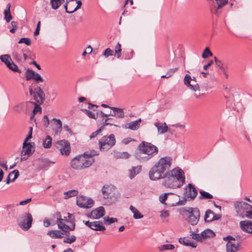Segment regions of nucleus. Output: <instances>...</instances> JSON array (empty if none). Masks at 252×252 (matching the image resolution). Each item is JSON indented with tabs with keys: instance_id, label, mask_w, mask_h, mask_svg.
Here are the masks:
<instances>
[{
	"instance_id": "obj_51",
	"label": "nucleus",
	"mask_w": 252,
	"mask_h": 252,
	"mask_svg": "<svg viewBox=\"0 0 252 252\" xmlns=\"http://www.w3.org/2000/svg\"><path fill=\"white\" fill-rule=\"evenodd\" d=\"M41 107L39 105H38L37 104H35L34 108L32 111L33 115L31 116V119H33L34 118V115L38 112H41Z\"/></svg>"
},
{
	"instance_id": "obj_32",
	"label": "nucleus",
	"mask_w": 252,
	"mask_h": 252,
	"mask_svg": "<svg viewBox=\"0 0 252 252\" xmlns=\"http://www.w3.org/2000/svg\"><path fill=\"white\" fill-rule=\"evenodd\" d=\"M214 213L210 209L206 211L204 220L205 222H211L214 220Z\"/></svg>"
},
{
	"instance_id": "obj_23",
	"label": "nucleus",
	"mask_w": 252,
	"mask_h": 252,
	"mask_svg": "<svg viewBox=\"0 0 252 252\" xmlns=\"http://www.w3.org/2000/svg\"><path fill=\"white\" fill-rule=\"evenodd\" d=\"M112 120V118L106 119L105 120V122L103 123V126L99 129H97V130H96L95 131L93 132L90 136V138L92 139L93 138H94V137H96L99 133H100L102 131V130L103 129L104 126H107V125H111V126H115L121 127V126L119 125L115 124L110 123L109 121Z\"/></svg>"
},
{
	"instance_id": "obj_39",
	"label": "nucleus",
	"mask_w": 252,
	"mask_h": 252,
	"mask_svg": "<svg viewBox=\"0 0 252 252\" xmlns=\"http://www.w3.org/2000/svg\"><path fill=\"white\" fill-rule=\"evenodd\" d=\"M175 248V247L172 244H166L160 246L158 249L160 251H164L167 250H171Z\"/></svg>"
},
{
	"instance_id": "obj_40",
	"label": "nucleus",
	"mask_w": 252,
	"mask_h": 252,
	"mask_svg": "<svg viewBox=\"0 0 252 252\" xmlns=\"http://www.w3.org/2000/svg\"><path fill=\"white\" fill-rule=\"evenodd\" d=\"M214 235L215 234H214V232L212 230H211L209 229H207L201 233V235L202 236V238L203 239L207 238L208 237H210Z\"/></svg>"
},
{
	"instance_id": "obj_53",
	"label": "nucleus",
	"mask_w": 252,
	"mask_h": 252,
	"mask_svg": "<svg viewBox=\"0 0 252 252\" xmlns=\"http://www.w3.org/2000/svg\"><path fill=\"white\" fill-rule=\"evenodd\" d=\"M190 236H191V239L196 240L197 241H202V236L200 234H197L194 232L192 233L191 234H190Z\"/></svg>"
},
{
	"instance_id": "obj_25",
	"label": "nucleus",
	"mask_w": 252,
	"mask_h": 252,
	"mask_svg": "<svg viewBox=\"0 0 252 252\" xmlns=\"http://www.w3.org/2000/svg\"><path fill=\"white\" fill-rule=\"evenodd\" d=\"M179 241L180 244L186 246H190L192 248H196L197 246L196 244L194 243L191 238L189 237L181 238Z\"/></svg>"
},
{
	"instance_id": "obj_7",
	"label": "nucleus",
	"mask_w": 252,
	"mask_h": 252,
	"mask_svg": "<svg viewBox=\"0 0 252 252\" xmlns=\"http://www.w3.org/2000/svg\"><path fill=\"white\" fill-rule=\"evenodd\" d=\"M35 151L33 143L24 141L23 144L22 150L21 153V161L26 160L31 156Z\"/></svg>"
},
{
	"instance_id": "obj_13",
	"label": "nucleus",
	"mask_w": 252,
	"mask_h": 252,
	"mask_svg": "<svg viewBox=\"0 0 252 252\" xmlns=\"http://www.w3.org/2000/svg\"><path fill=\"white\" fill-rule=\"evenodd\" d=\"M189 214V217L187 219L188 221L191 225L196 224L199 220L200 218V211L197 208H191L188 211Z\"/></svg>"
},
{
	"instance_id": "obj_9",
	"label": "nucleus",
	"mask_w": 252,
	"mask_h": 252,
	"mask_svg": "<svg viewBox=\"0 0 252 252\" xmlns=\"http://www.w3.org/2000/svg\"><path fill=\"white\" fill-rule=\"evenodd\" d=\"M238 216L242 218H245V215L249 210L252 209V206L243 201L237 202L234 205Z\"/></svg>"
},
{
	"instance_id": "obj_64",
	"label": "nucleus",
	"mask_w": 252,
	"mask_h": 252,
	"mask_svg": "<svg viewBox=\"0 0 252 252\" xmlns=\"http://www.w3.org/2000/svg\"><path fill=\"white\" fill-rule=\"evenodd\" d=\"M245 217L248 219H252V210H249L245 215Z\"/></svg>"
},
{
	"instance_id": "obj_3",
	"label": "nucleus",
	"mask_w": 252,
	"mask_h": 252,
	"mask_svg": "<svg viewBox=\"0 0 252 252\" xmlns=\"http://www.w3.org/2000/svg\"><path fill=\"white\" fill-rule=\"evenodd\" d=\"M97 155L95 152H86L83 155L75 157L71 162V167L75 169L80 170L91 166L94 160L93 157Z\"/></svg>"
},
{
	"instance_id": "obj_8",
	"label": "nucleus",
	"mask_w": 252,
	"mask_h": 252,
	"mask_svg": "<svg viewBox=\"0 0 252 252\" xmlns=\"http://www.w3.org/2000/svg\"><path fill=\"white\" fill-rule=\"evenodd\" d=\"M33 219L29 213H24L19 218L18 225L24 230H28L31 227Z\"/></svg>"
},
{
	"instance_id": "obj_33",
	"label": "nucleus",
	"mask_w": 252,
	"mask_h": 252,
	"mask_svg": "<svg viewBox=\"0 0 252 252\" xmlns=\"http://www.w3.org/2000/svg\"><path fill=\"white\" fill-rule=\"evenodd\" d=\"M129 209L133 214V218L135 219H140L143 218L144 216L134 206H130Z\"/></svg>"
},
{
	"instance_id": "obj_30",
	"label": "nucleus",
	"mask_w": 252,
	"mask_h": 252,
	"mask_svg": "<svg viewBox=\"0 0 252 252\" xmlns=\"http://www.w3.org/2000/svg\"><path fill=\"white\" fill-rule=\"evenodd\" d=\"M19 175V172L17 170H14L10 172L5 180L6 184H9L10 181H14Z\"/></svg>"
},
{
	"instance_id": "obj_24",
	"label": "nucleus",
	"mask_w": 252,
	"mask_h": 252,
	"mask_svg": "<svg viewBox=\"0 0 252 252\" xmlns=\"http://www.w3.org/2000/svg\"><path fill=\"white\" fill-rule=\"evenodd\" d=\"M53 121L54 124L53 126V130L55 132V134L57 135L59 134L62 130V123L60 120L53 119Z\"/></svg>"
},
{
	"instance_id": "obj_44",
	"label": "nucleus",
	"mask_w": 252,
	"mask_h": 252,
	"mask_svg": "<svg viewBox=\"0 0 252 252\" xmlns=\"http://www.w3.org/2000/svg\"><path fill=\"white\" fill-rule=\"evenodd\" d=\"M223 240L227 242H232L233 241L235 242L236 241H239L241 240V237L240 236L237 235L235 238L233 237L230 235H228L225 237L223 238Z\"/></svg>"
},
{
	"instance_id": "obj_52",
	"label": "nucleus",
	"mask_w": 252,
	"mask_h": 252,
	"mask_svg": "<svg viewBox=\"0 0 252 252\" xmlns=\"http://www.w3.org/2000/svg\"><path fill=\"white\" fill-rule=\"evenodd\" d=\"M25 43L27 45L30 46L31 44V40L29 38H21L18 41V43Z\"/></svg>"
},
{
	"instance_id": "obj_16",
	"label": "nucleus",
	"mask_w": 252,
	"mask_h": 252,
	"mask_svg": "<svg viewBox=\"0 0 252 252\" xmlns=\"http://www.w3.org/2000/svg\"><path fill=\"white\" fill-rule=\"evenodd\" d=\"M26 78L27 81L33 80L37 82H43V79L40 75L31 69H27L25 73Z\"/></svg>"
},
{
	"instance_id": "obj_18",
	"label": "nucleus",
	"mask_w": 252,
	"mask_h": 252,
	"mask_svg": "<svg viewBox=\"0 0 252 252\" xmlns=\"http://www.w3.org/2000/svg\"><path fill=\"white\" fill-rule=\"evenodd\" d=\"M58 148L62 155H68L70 153V145L68 141L61 140L57 142Z\"/></svg>"
},
{
	"instance_id": "obj_1",
	"label": "nucleus",
	"mask_w": 252,
	"mask_h": 252,
	"mask_svg": "<svg viewBox=\"0 0 252 252\" xmlns=\"http://www.w3.org/2000/svg\"><path fill=\"white\" fill-rule=\"evenodd\" d=\"M172 161L170 157L160 158L149 171L150 179L156 181L164 178L162 185L165 187L170 189L181 188L185 183L184 172L179 167L167 171L171 167Z\"/></svg>"
},
{
	"instance_id": "obj_38",
	"label": "nucleus",
	"mask_w": 252,
	"mask_h": 252,
	"mask_svg": "<svg viewBox=\"0 0 252 252\" xmlns=\"http://www.w3.org/2000/svg\"><path fill=\"white\" fill-rule=\"evenodd\" d=\"M78 193L77 190H70L64 192V198L68 199L70 197L76 196Z\"/></svg>"
},
{
	"instance_id": "obj_22",
	"label": "nucleus",
	"mask_w": 252,
	"mask_h": 252,
	"mask_svg": "<svg viewBox=\"0 0 252 252\" xmlns=\"http://www.w3.org/2000/svg\"><path fill=\"white\" fill-rule=\"evenodd\" d=\"M240 227L243 231L248 233H252V221H241L240 222Z\"/></svg>"
},
{
	"instance_id": "obj_6",
	"label": "nucleus",
	"mask_w": 252,
	"mask_h": 252,
	"mask_svg": "<svg viewBox=\"0 0 252 252\" xmlns=\"http://www.w3.org/2000/svg\"><path fill=\"white\" fill-rule=\"evenodd\" d=\"M116 143L113 134L103 136L99 141V149L102 151H106L111 149Z\"/></svg>"
},
{
	"instance_id": "obj_12",
	"label": "nucleus",
	"mask_w": 252,
	"mask_h": 252,
	"mask_svg": "<svg viewBox=\"0 0 252 252\" xmlns=\"http://www.w3.org/2000/svg\"><path fill=\"white\" fill-rule=\"evenodd\" d=\"M82 5V2L77 0H67L64 7L68 13H72L79 9Z\"/></svg>"
},
{
	"instance_id": "obj_45",
	"label": "nucleus",
	"mask_w": 252,
	"mask_h": 252,
	"mask_svg": "<svg viewBox=\"0 0 252 252\" xmlns=\"http://www.w3.org/2000/svg\"><path fill=\"white\" fill-rule=\"evenodd\" d=\"M84 111L86 112L87 115L90 118L95 119L97 118V115L96 114V115L94 113L90 110L85 109L84 110ZM98 117H103L104 116H102V115L100 114L98 116Z\"/></svg>"
},
{
	"instance_id": "obj_37",
	"label": "nucleus",
	"mask_w": 252,
	"mask_h": 252,
	"mask_svg": "<svg viewBox=\"0 0 252 252\" xmlns=\"http://www.w3.org/2000/svg\"><path fill=\"white\" fill-rule=\"evenodd\" d=\"M64 0H50L52 8L54 9H57L61 5Z\"/></svg>"
},
{
	"instance_id": "obj_31",
	"label": "nucleus",
	"mask_w": 252,
	"mask_h": 252,
	"mask_svg": "<svg viewBox=\"0 0 252 252\" xmlns=\"http://www.w3.org/2000/svg\"><path fill=\"white\" fill-rule=\"evenodd\" d=\"M188 187L189 188V193L187 196L191 199L195 198L197 195V191L194 186L191 184H189Z\"/></svg>"
},
{
	"instance_id": "obj_61",
	"label": "nucleus",
	"mask_w": 252,
	"mask_h": 252,
	"mask_svg": "<svg viewBox=\"0 0 252 252\" xmlns=\"http://www.w3.org/2000/svg\"><path fill=\"white\" fill-rule=\"evenodd\" d=\"M40 26V22L39 21L37 24L36 28L34 32V35L35 36L38 35L39 33Z\"/></svg>"
},
{
	"instance_id": "obj_21",
	"label": "nucleus",
	"mask_w": 252,
	"mask_h": 252,
	"mask_svg": "<svg viewBox=\"0 0 252 252\" xmlns=\"http://www.w3.org/2000/svg\"><path fill=\"white\" fill-rule=\"evenodd\" d=\"M170 194H172V193H165L161 194L159 197V201L161 203L165 204V205H168L169 206H175L177 205H182L185 203L186 200L179 201L178 202H176L175 203H166L165 202L167 198V196H168V195H169Z\"/></svg>"
},
{
	"instance_id": "obj_35",
	"label": "nucleus",
	"mask_w": 252,
	"mask_h": 252,
	"mask_svg": "<svg viewBox=\"0 0 252 252\" xmlns=\"http://www.w3.org/2000/svg\"><path fill=\"white\" fill-rule=\"evenodd\" d=\"M52 138L49 136L47 135L45 138L43 140V146L45 149H49L52 146Z\"/></svg>"
},
{
	"instance_id": "obj_17",
	"label": "nucleus",
	"mask_w": 252,
	"mask_h": 252,
	"mask_svg": "<svg viewBox=\"0 0 252 252\" xmlns=\"http://www.w3.org/2000/svg\"><path fill=\"white\" fill-rule=\"evenodd\" d=\"M85 224L88 227L95 231H102L105 230V227L103 226L102 222L100 221H94L90 222L86 221Z\"/></svg>"
},
{
	"instance_id": "obj_60",
	"label": "nucleus",
	"mask_w": 252,
	"mask_h": 252,
	"mask_svg": "<svg viewBox=\"0 0 252 252\" xmlns=\"http://www.w3.org/2000/svg\"><path fill=\"white\" fill-rule=\"evenodd\" d=\"M49 120L47 116L45 115L43 118V125L45 127H47L49 126Z\"/></svg>"
},
{
	"instance_id": "obj_46",
	"label": "nucleus",
	"mask_w": 252,
	"mask_h": 252,
	"mask_svg": "<svg viewBox=\"0 0 252 252\" xmlns=\"http://www.w3.org/2000/svg\"><path fill=\"white\" fill-rule=\"evenodd\" d=\"M121 44L119 43H118L115 48L114 56H116L117 58H119L121 56Z\"/></svg>"
},
{
	"instance_id": "obj_29",
	"label": "nucleus",
	"mask_w": 252,
	"mask_h": 252,
	"mask_svg": "<svg viewBox=\"0 0 252 252\" xmlns=\"http://www.w3.org/2000/svg\"><path fill=\"white\" fill-rule=\"evenodd\" d=\"M47 235L53 239H59L63 237V233L58 230L49 231L47 233Z\"/></svg>"
},
{
	"instance_id": "obj_26",
	"label": "nucleus",
	"mask_w": 252,
	"mask_h": 252,
	"mask_svg": "<svg viewBox=\"0 0 252 252\" xmlns=\"http://www.w3.org/2000/svg\"><path fill=\"white\" fill-rule=\"evenodd\" d=\"M141 122L142 120L141 118L136 121L130 122L127 124L128 126H127V128L132 130H136L140 127Z\"/></svg>"
},
{
	"instance_id": "obj_20",
	"label": "nucleus",
	"mask_w": 252,
	"mask_h": 252,
	"mask_svg": "<svg viewBox=\"0 0 252 252\" xmlns=\"http://www.w3.org/2000/svg\"><path fill=\"white\" fill-rule=\"evenodd\" d=\"M241 246V240L236 242H227L226 245V252H237Z\"/></svg>"
},
{
	"instance_id": "obj_19",
	"label": "nucleus",
	"mask_w": 252,
	"mask_h": 252,
	"mask_svg": "<svg viewBox=\"0 0 252 252\" xmlns=\"http://www.w3.org/2000/svg\"><path fill=\"white\" fill-rule=\"evenodd\" d=\"M105 215V210L103 207L100 206L94 209L88 216L94 219H98Z\"/></svg>"
},
{
	"instance_id": "obj_42",
	"label": "nucleus",
	"mask_w": 252,
	"mask_h": 252,
	"mask_svg": "<svg viewBox=\"0 0 252 252\" xmlns=\"http://www.w3.org/2000/svg\"><path fill=\"white\" fill-rule=\"evenodd\" d=\"M7 66L11 70L15 71V72H18L19 73H21V71L18 69V66L13 63V62L12 61L9 64H7Z\"/></svg>"
},
{
	"instance_id": "obj_5",
	"label": "nucleus",
	"mask_w": 252,
	"mask_h": 252,
	"mask_svg": "<svg viewBox=\"0 0 252 252\" xmlns=\"http://www.w3.org/2000/svg\"><path fill=\"white\" fill-rule=\"evenodd\" d=\"M100 200L104 205H111L116 202L117 195L116 188L112 185H105L101 189Z\"/></svg>"
},
{
	"instance_id": "obj_49",
	"label": "nucleus",
	"mask_w": 252,
	"mask_h": 252,
	"mask_svg": "<svg viewBox=\"0 0 252 252\" xmlns=\"http://www.w3.org/2000/svg\"><path fill=\"white\" fill-rule=\"evenodd\" d=\"M213 55L212 53L210 51L208 47H206L202 55V57L204 59L207 58L208 57L212 56Z\"/></svg>"
},
{
	"instance_id": "obj_50",
	"label": "nucleus",
	"mask_w": 252,
	"mask_h": 252,
	"mask_svg": "<svg viewBox=\"0 0 252 252\" xmlns=\"http://www.w3.org/2000/svg\"><path fill=\"white\" fill-rule=\"evenodd\" d=\"M228 65L226 63L222 66H221V67L220 68V69L221 70V72L224 74L226 78H228L229 76L228 74L227 73V70L228 69Z\"/></svg>"
},
{
	"instance_id": "obj_62",
	"label": "nucleus",
	"mask_w": 252,
	"mask_h": 252,
	"mask_svg": "<svg viewBox=\"0 0 252 252\" xmlns=\"http://www.w3.org/2000/svg\"><path fill=\"white\" fill-rule=\"evenodd\" d=\"M32 127H30L28 136L26 138L24 141L28 142V140L32 137Z\"/></svg>"
},
{
	"instance_id": "obj_10",
	"label": "nucleus",
	"mask_w": 252,
	"mask_h": 252,
	"mask_svg": "<svg viewBox=\"0 0 252 252\" xmlns=\"http://www.w3.org/2000/svg\"><path fill=\"white\" fill-rule=\"evenodd\" d=\"M76 204L80 208L89 209L94 206V201L91 198L80 195L76 198Z\"/></svg>"
},
{
	"instance_id": "obj_28",
	"label": "nucleus",
	"mask_w": 252,
	"mask_h": 252,
	"mask_svg": "<svg viewBox=\"0 0 252 252\" xmlns=\"http://www.w3.org/2000/svg\"><path fill=\"white\" fill-rule=\"evenodd\" d=\"M142 170L141 165L133 166L131 169H129V177L132 179L136 175L138 174Z\"/></svg>"
},
{
	"instance_id": "obj_4",
	"label": "nucleus",
	"mask_w": 252,
	"mask_h": 252,
	"mask_svg": "<svg viewBox=\"0 0 252 252\" xmlns=\"http://www.w3.org/2000/svg\"><path fill=\"white\" fill-rule=\"evenodd\" d=\"M54 217L57 220L58 228L61 230L68 232L74 229V218L71 214H67L68 219L66 217L63 219L60 213L57 212L54 214Z\"/></svg>"
},
{
	"instance_id": "obj_63",
	"label": "nucleus",
	"mask_w": 252,
	"mask_h": 252,
	"mask_svg": "<svg viewBox=\"0 0 252 252\" xmlns=\"http://www.w3.org/2000/svg\"><path fill=\"white\" fill-rule=\"evenodd\" d=\"M32 201L31 198H28L25 200L21 201L19 202V204L22 206L25 205L26 204L29 203Z\"/></svg>"
},
{
	"instance_id": "obj_59",
	"label": "nucleus",
	"mask_w": 252,
	"mask_h": 252,
	"mask_svg": "<svg viewBox=\"0 0 252 252\" xmlns=\"http://www.w3.org/2000/svg\"><path fill=\"white\" fill-rule=\"evenodd\" d=\"M178 70V67L174 68H171L167 72V75H168V76H170L171 77Z\"/></svg>"
},
{
	"instance_id": "obj_58",
	"label": "nucleus",
	"mask_w": 252,
	"mask_h": 252,
	"mask_svg": "<svg viewBox=\"0 0 252 252\" xmlns=\"http://www.w3.org/2000/svg\"><path fill=\"white\" fill-rule=\"evenodd\" d=\"M93 49L90 45L88 46L86 50L82 53V56H85L87 54H91Z\"/></svg>"
},
{
	"instance_id": "obj_11",
	"label": "nucleus",
	"mask_w": 252,
	"mask_h": 252,
	"mask_svg": "<svg viewBox=\"0 0 252 252\" xmlns=\"http://www.w3.org/2000/svg\"><path fill=\"white\" fill-rule=\"evenodd\" d=\"M110 111L107 112V113L104 114L103 112H97V117L99 115H102V116L108 117L109 116L115 117L117 118L121 119L125 118V112L124 109L117 108V107H110Z\"/></svg>"
},
{
	"instance_id": "obj_2",
	"label": "nucleus",
	"mask_w": 252,
	"mask_h": 252,
	"mask_svg": "<svg viewBox=\"0 0 252 252\" xmlns=\"http://www.w3.org/2000/svg\"><path fill=\"white\" fill-rule=\"evenodd\" d=\"M139 151L135 155V158L140 162H147L158 153V148L151 143L142 141L138 146Z\"/></svg>"
},
{
	"instance_id": "obj_36",
	"label": "nucleus",
	"mask_w": 252,
	"mask_h": 252,
	"mask_svg": "<svg viewBox=\"0 0 252 252\" xmlns=\"http://www.w3.org/2000/svg\"><path fill=\"white\" fill-rule=\"evenodd\" d=\"M199 193L200 194V196L199 197V199H210L213 198L211 194L203 190H201Z\"/></svg>"
},
{
	"instance_id": "obj_34",
	"label": "nucleus",
	"mask_w": 252,
	"mask_h": 252,
	"mask_svg": "<svg viewBox=\"0 0 252 252\" xmlns=\"http://www.w3.org/2000/svg\"><path fill=\"white\" fill-rule=\"evenodd\" d=\"M11 5L10 3H8L7 5V8L4 11V19L7 23L9 22L12 19V17L10 14V9Z\"/></svg>"
},
{
	"instance_id": "obj_55",
	"label": "nucleus",
	"mask_w": 252,
	"mask_h": 252,
	"mask_svg": "<svg viewBox=\"0 0 252 252\" xmlns=\"http://www.w3.org/2000/svg\"><path fill=\"white\" fill-rule=\"evenodd\" d=\"M40 162L43 165V167L49 166L51 164L54 163L48 160L47 159H41L40 160Z\"/></svg>"
},
{
	"instance_id": "obj_27",
	"label": "nucleus",
	"mask_w": 252,
	"mask_h": 252,
	"mask_svg": "<svg viewBox=\"0 0 252 252\" xmlns=\"http://www.w3.org/2000/svg\"><path fill=\"white\" fill-rule=\"evenodd\" d=\"M154 126L157 128L158 132L160 134H163L168 130V126L166 123H160L159 122H155Z\"/></svg>"
},
{
	"instance_id": "obj_43",
	"label": "nucleus",
	"mask_w": 252,
	"mask_h": 252,
	"mask_svg": "<svg viewBox=\"0 0 252 252\" xmlns=\"http://www.w3.org/2000/svg\"><path fill=\"white\" fill-rule=\"evenodd\" d=\"M104 222L105 224L109 225L118 221L117 219L114 218H110L106 217L103 218Z\"/></svg>"
},
{
	"instance_id": "obj_57",
	"label": "nucleus",
	"mask_w": 252,
	"mask_h": 252,
	"mask_svg": "<svg viewBox=\"0 0 252 252\" xmlns=\"http://www.w3.org/2000/svg\"><path fill=\"white\" fill-rule=\"evenodd\" d=\"M215 61L216 63V64L217 67H218L220 69L226 63H223L221 61L219 60L217 58L215 57Z\"/></svg>"
},
{
	"instance_id": "obj_54",
	"label": "nucleus",
	"mask_w": 252,
	"mask_h": 252,
	"mask_svg": "<svg viewBox=\"0 0 252 252\" xmlns=\"http://www.w3.org/2000/svg\"><path fill=\"white\" fill-rule=\"evenodd\" d=\"M103 55L105 58H108L110 56H114L113 54V51L110 48H107L104 52Z\"/></svg>"
},
{
	"instance_id": "obj_48",
	"label": "nucleus",
	"mask_w": 252,
	"mask_h": 252,
	"mask_svg": "<svg viewBox=\"0 0 252 252\" xmlns=\"http://www.w3.org/2000/svg\"><path fill=\"white\" fill-rule=\"evenodd\" d=\"M112 154L113 156L117 158H123L126 157V154L125 152L121 153L118 151H114Z\"/></svg>"
},
{
	"instance_id": "obj_47",
	"label": "nucleus",
	"mask_w": 252,
	"mask_h": 252,
	"mask_svg": "<svg viewBox=\"0 0 252 252\" xmlns=\"http://www.w3.org/2000/svg\"><path fill=\"white\" fill-rule=\"evenodd\" d=\"M76 240V237L74 235L66 236L63 240V242L67 244H71Z\"/></svg>"
},
{
	"instance_id": "obj_15",
	"label": "nucleus",
	"mask_w": 252,
	"mask_h": 252,
	"mask_svg": "<svg viewBox=\"0 0 252 252\" xmlns=\"http://www.w3.org/2000/svg\"><path fill=\"white\" fill-rule=\"evenodd\" d=\"M30 93L31 95H33L34 99L38 104L43 102L45 98V94L40 87H36L34 90L32 89H30Z\"/></svg>"
},
{
	"instance_id": "obj_56",
	"label": "nucleus",
	"mask_w": 252,
	"mask_h": 252,
	"mask_svg": "<svg viewBox=\"0 0 252 252\" xmlns=\"http://www.w3.org/2000/svg\"><path fill=\"white\" fill-rule=\"evenodd\" d=\"M55 224V221L53 222H51L49 220L47 219H44L43 221V225L45 227H47L50 225H54Z\"/></svg>"
},
{
	"instance_id": "obj_41",
	"label": "nucleus",
	"mask_w": 252,
	"mask_h": 252,
	"mask_svg": "<svg viewBox=\"0 0 252 252\" xmlns=\"http://www.w3.org/2000/svg\"><path fill=\"white\" fill-rule=\"evenodd\" d=\"M0 60L1 62L4 63L6 65H7V64H9L12 61L10 57L8 55L0 56Z\"/></svg>"
},
{
	"instance_id": "obj_14",
	"label": "nucleus",
	"mask_w": 252,
	"mask_h": 252,
	"mask_svg": "<svg viewBox=\"0 0 252 252\" xmlns=\"http://www.w3.org/2000/svg\"><path fill=\"white\" fill-rule=\"evenodd\" d=\"M184 82L185 85L189 88L194 92L199 91L200 88L199 85L196 83L195 77H193L192 78L189 75H186L184 79Z\"/></svg>"
}]
</instances>
